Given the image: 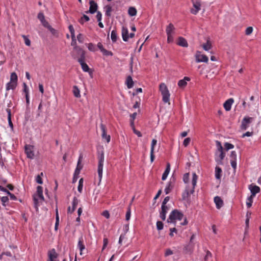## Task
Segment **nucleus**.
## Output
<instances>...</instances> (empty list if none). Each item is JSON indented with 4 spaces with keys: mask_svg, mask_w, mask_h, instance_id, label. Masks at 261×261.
Wrapping results in <instances>:
<instances>
[{
    "mask_svg": "<svg viewBox=\"0 0 261 261\" xmlns=\"http://www.w3.org/2000/svg\"><path fill=\"white\" fill-rule=\"evenodd\" d=\"M189 173H187L185 174L183 176V181L186 184L187 187L185 190V192L183 194L184 198H187L191 194H193L194 192V190L195 186L197 184V181L198 179V176L195 173H192V179L191 182V186L190 185L189 183Z\"/></svg>",
    "mask_w": 261,
    "mask_h": 261,
    "instance_id": "nucleus-1",
    "label": "nucleus"
},
{
    "mask_svg": "<svg viewBox=\"0 0 261 261\" xmlns=\"http://www.w3.org/2000/svg\"><path fill=\"white\" fill-rule=\"evenodd\" d=\"M216 146L217 150L215 153V161L217 164L222 165L225 153L223 151V148L221 143L218 141H216Z\"/></svg>",
    "mask_w": 261,
    "mask_h": 261,
    "instance_id": "nucleus-2",
    "label": "nucleus"
},
{
    "mask_svg": "<svg viewBox=\"0 0 261 261\" xmlns=\"http://www.w3.org/2000/svg\"><path fill=\"white\" fill-rule=\"evenodd\" d=\"M159 90L162 95L163 102L165 103H168L169 105H170V94L166 84L165 83H161L159 86Z\"/></svg>",
    "mask_w": 261,
    "mask_h": 261,
    "instance_id": "nucleus-3",
    "label": "nucleus"
},
{
    "mask_svg": "<svg viewBox=\"0 0 261 261\" xmlns=\"http://www.w3.org/2000/svg\"><path fill=\"white\" fill-rule=\"evenodd\" d=\"M183 218V214L177 210H174L170 213L167 221L168 223H175L177 221H181Z\"/></svg>",
    "mask_w": 261,
    "mask_h": 261,
    "instance_id": "nucleus-4",
    "label": "nucleus"
},
{
    "mask_svg": "<svg viewBox=\"0 0 261 261\" xmlns=\"http://www.w3.org/2000/svg\"><path fill=\"white\" fill-rule=\"evenodd\" d=\"M72 56L75 59L77 58L78 61H82L85 60V52L79 46H75L73 48Z\"/></svg>",
    "mask_w": 261,
    "mask_h": 261,
    "instance_id": "nucleus-5",
    "label": "nucleus"
},
{
    "mask_svg": "<svg viewBox=\"0 0 261 261\" xmlns=\"http://www.w3.org/2000/svg\"><path fill=\"white\" fill-rule=\"evenodd\" d=\"M104 162V153L101 151V154L98 156V175L99 181H100L102 177L103 166Z\"/></svg>",
    "mask_w": 261,
    "mask_h": 261,
    "instance_id": "nucleus-6",
    "label": "nucleus"
},
{
    "mask_svg": "<svg viewBox=\"0 0 261 261\" xmlns=\"http://www.w3.org/2000/svg\"><path fill=\"white\" fill-rule=\"evenodd\" d=\"M193 7L190 9V12L193 15H196L201 10L202 2L201 0L193 1Z\"/></svg>",
    "mask_w": 261,
    "mask_h": 261,
    "instance_id": "nucleus-7",
    "label": "nucleus"
},
{
    "mask_svg": "<svg viewBox=\"0 0 261 261\" xmlns=\"http://www.w3.org/2000/svg\"><path fill=\"white\" fill-rule=\"evenodd\" d=\"M25 153L28 158L33 159L34 158V147L31 145H25Z\"/></svg>",
    "mask_w": 261,
    "mask_h": 261,
    "instance_id": "nucleus-8",
    "label": "nucleus"
},
{
    "mask_svg": "<svg viewBox=\"0 0 261 261\" xmlns=\"http://www.w3.org/2000/svg\"><path fill=\"white\" fill-rule=\"evenodd\" d=\"M196 62L197 63L199 62H204L207 63L208 59L206 56L205 55H202L201 54V52L199 51H197L195 55Z\"/></svg>",
    "mask_w": 261,
    "mask_h": 261,
    "instance_id": "nucleus-9",
    "label": "nucleus"
},
{
    "mask_svg": "<svg viewBox=\"0 0 261 261\" xmlns=\"http://www.w3.org/2000/svg\"><path fill=\"white\" fill-rule=\"evenodd\" d=\"M253 118L245 117L242 121L241 127L242 129H246L249 125L252 122Z\"/></svg>",
    "mask_w": 261,
    "mask_h": 261,
    "instance_id": "nucleus-10",
    "label": "nucleus"
},
{
    "mask_svg": "<svg viewBox=\"0 0 261 261\" xmlns=\"http://www.w3.org/2000/svg\"><path fill=\"white\" fill-rule=\"evenodd\" d=\"M248 188L251 192L252 197H255V195L260 192V188L253 184L250 185Z\"/></svg>",
    "mask_w": 261,
    "mask_h": 261,
    "instance_id": "nucleus-11",
    "label": "nucleus"
},
{
    "mask_svg": "<svg viewBox=\"0 0 261 261\" xmlns=\"http://www.w3.org/2000/svg\"><path fill=\"white\" fill-rule=\"evenodd\" d=\"M44 198L42 193H36V194L34 196V204L36 208H37L38 203L39 202H42L44 201Z\"/></svg>",
    "mask_w": 261,
    "mask_h": 261,
    "instance_id": "nucleus-12",
    "label": "nucleus"
},
{
    "mask_svg": "<svg viewBox=\"0 0 261 261\" xmlns=\"http://www.w3.org/2000/svg\"><path fill=\"white\" fill-rule=\"evenodd\" d=\"M90 8L88 11H87L86 13H90L91 14L94 13L97 9V4L93 0L90 1Z\"/></svg>",
    "mask_w": 261,
    "mask_h": 261,
    "instance_id": "nucleus-13",
    "label": "nucleus"
},
{
    "mask_svg": "<svg viewBox=\"0 0 261 261\" xmlns=\"http://www.w3.org/2000/svg\"><path fill=\"white\" fill-rule=\"evenodd\" d=\"M79 203V200L76 198L74 197L72 202V207L69 206L68 208V213H72L75 210L77 204Z\"/></svg>",
    "mask_w": 261,
    "mask_h": 261,
    "instance_id": "nucleus-14",
    "label": "nucleus"
},
{
    "mask_svg": "<svg viewBox=\"0 0 261 261\" xmlns=\"http://www.w3.org/2000/svg\"><path fill=\"white\" fill-rule=\"evenodd\" d=\"M161 209L162 210L160 214V217L162 220L164 221L166 219V213L168 212L169 208L167 205H164L163 206V205H162Z\"/></svg>",
    "mask_w": 261,
    "mask_h": 261,
    "instance_id": "nucleus-15",
    "label": "nucleus"
},
{
    "mask_svg": "<svg viewBox=\"0 0 261 261\" xmlns=\"http://www.w3.org/2000/svg\"><path fill=\"white\" fill-rule=\"evenodd\" d=\"M175 28L174 25L170 23L166 27V32L167 35H173L175 34Z\"/></svg>",
    "mask_w": 261,
    "mask_h": 261,
    "instance_id": "nucleus-16",
    "label": "nucleus"
},
{
    "mask_svg": "<svg viewBox=\"0 0 261 261\" xmlns=\"http://www.w3.org/2000/svg\"><path fill=\"white\" fill-rule=\"evenodd\" d=\"M190 81V78L185 76L184 79L180 80L178 82V86L180 88H184L187 85V82Z\"/></svg>",
    "mask_w": 261,
    "mask_h": 261,
    "instance_id": "nucleus-17",
    "label": "nucleus"
},
{
    "mask_svg": "<svg viewBox=\"0 0 261 261\" xmlns=\"http://www.w3.org/2000/svg\"><path fill=\"white\" fill-rule=\"evenodd\" d=\"M233 102L234 100L232 98H229L224 103L223 107L226 111H229L230 110Z\"/></svg>",
    "mask_w": 261,
    "mask_h": 261,
    "instance_id": "nucleus-18",
    "label": "nucleus"
},
{
    "mask_svg": "<svg viewBox=\"0 0 261 261\" xmlns=\"http://www.w3.org/2000/svg\"><path fill=\"white\" fill-rule=\"evenodd\" d=\"M98 48L100 50V51L102 53L103 55L105 56H112V53L111 51H108L107 49H105L102 44L99 42L97 44Z\"/></svg>",
    "mask_w": 261,
    "mask_h": 261,
    "instance_id": "nucleus-19",
    "label": "nucleus"
},
{
    "mask_svg": "<svg viewBox=\"0 0 261 261\" xmlns=\"http://www.w3.org/2000/svg\"><path fill=\"white\" fill-rule=\"evenodd\" d=\"M177 44L185 47H187L188 46V43L187 40L182 37H179L178 38Z\"/></svg>",
    "mask_w": 261,
    "mask_h": 261,
    "instance_id": "nucleus-20",
    "label": "nucleus"
},
{
    "mask_svg": "<svg viewBox=\"0 0 261 261\" xmlns=\"http://www.w3.org/2000/svg\"><path fill=\"white\" fill-rule=\"evenodd\" d=\"M214 202L217 208L220 209L223 205V201L219 196H216L214 198Z\"/></svg>",
    "mask_w": 261,
    "mask_h": 261,
    "instance_id": "nucleus-21",
    "label": "nucleus"
},
{
    "mask_svg": "<svg viewBox=\"0 0 261 261\" xmlns=\"http://www.w3.org/2000/svg\"><path fill=\"white\" fill-rule=\"evenodd\" d=\"M77 247L80 250V254L82 255V252L85 249V246L83 242V237H81L79 238L77 244Z\"/></svg>",
    "mask_w": 261,
    "mask_h": 261,
    "instance_id": "nucleus-22",
    "label": "nucleus"
},
{
    "mask_svg": "<svg viewBox=\"0 0 261 261\" xmlns=\"http://www.w3.org/2000/svg\"><path fill=\"white\" fill-rule=\"evenodd\" d=\"M122 36L123 40L127 41L129 38L128 31L126 28L123 27L122 29Z\"/></svg>",
    "mask_w": 261,
    "mask_h": 261,
    "instance_id": "nucleus-23",
    "label": "nucleus"
},
{
    "mask_svg": "<svg viewBox=\"0 0 261 261\" xmlns=\"http://www.w3.org/2000/svg\"><path fill=\"white\" fill-rule=\"evenodd\" d=\"M170 170V164L169 163H168L167 165L166 168L162 175V179L163 180H165L166 179V178H167V176L169 173Z\"/></svg>",
    "mask_w": 261,
    "mask_h": 261,
    "instance_id": "nucleus-24",
    "label": "nucleus"
},
{
    "mask_svg": "<svg viewBox=\"0 0 261 261\" xmlns=\"http://www.w3.org/2000/svg\"><path fill=\"white\" fill-rule=\"evenodd\" d=\"M222 169L219 167L216 166L215 168V178L217 179H220L221 177Z\"/></svg>",
    "mask_w": 261,
    "mask_h": 261,
    "instance_id": "nucleus-25",
    "label": "nucleus"
},
{
    "mask_svg": "<svg viewBox=\"0 0 261 261\" xmlns=\"http://www.w3.org/2000/svg\"><path fill=\"white\" fill-rule=\"evenodd\" d=\"M81 66H82V69L85 71V72H89V68L88 66V65L85 62V60H82V61H78Z\"/></svg>",
    "mask_w": 261,
    "mask_h": 261,
    "instance_id": "nucleus-26",
    "label": "nucleus"
},
{
    "mask_svg": "<svg viewBox=\"0 0 261 261\" xmlns=\"http://www.w3.org/2000/svg\"><path fill=\"white\" fill-rule=\"evenodd\" d=\"M137 13V9L134 7H130L128 9V14L130 16H136Z\"/></svg>",
    "mask_w": 261,
    "mask_h": 261,
    "instance_id": "nucleus-27",
    "label": "nucleus"
},
{
    "mask_svg": "<svg viewBox=\"0 0 261 261\" xmlns=\"http://www.w3.org/2000/svg\"><path fill=\"white\" fill-rule=\"evenodd\" d=\"M101 137L102 140L105 141L107 143H109L110 141L111 136L110 135L107 134V132H102Z\"/></svg>",
    "mask_w": 261,
    "mask_h": 261,
    "instance_id": "nucleus-28",
    "label": "nucleus"
},
{
    "mask_svg": "<svg viewBox=\"0 0 261 261\" xmlns=\"http://www.w3.org/2000/svg\"><path fill=\"white\" fill-rule=\"evenodd\" d=\"M17 86V83L14 82L10 81L9 83H8L7 85L6 90L7 91L9 90H13L15 88V87Z\"/></svg>",
    "mask_w": 261,
    "mask_h": 261,
    "instance_id": "nucleus-29",
    "label": "nucleus"
},
{
    "mask_svg": "<svg viewBox=\"0 0 261 261\" xmlns=\"http://www.w3.org/2000/svg\"><path fill=\"white\" fill-rule=\"evenodd\" d=\"M126 85L128 88L130 89L133 87L134 82L130 76H127L126 79Z\"/></svg>",
    "mask_w": 261,
    "mask_h": 261,
    "instance_id": "nucleus-30",
    "label": "nucleus"
},
{
    "mask_svg": "<svg viewBox=\"0 0 261 261\" xmlns=\"http://www.w3.org/2000/svg\"><path fill=\"white\" fill-rule=\"evenodd\" d=\"M7 112L8 113V119L9 121V125L10 126L11 129H13V123L11 121V110L9 109H7L6 110Z\"/></svg>",
    "mask_w": 261,
    "mask_h": 261,
    "instance_id": "nucleus-31",
    "label": "nucleus"
},
{
    "mask_svg": "<svg viewBox=\"0 0 261 261\" xmlns=\"http://www.w3.org/2000/svg\"><path fill=\"white\" fill-rule=\"evenodd\" d=\"M73 93L75 97L79 98L81 97L80 91L76 86H74L73 87Z\"/></svg>",
    "mask_w": 261,
    "mask_h": 261,
    "instance_id": "nucleus-32",
    "label": "nucleus"
},
{
    "mask_svg": "<svg viewBox=\"0 0 261 261\" xmlns=\"http://www.w3.org/2000/svg\"><path fill=\"white\" fill-rule=\"evenodd\" d=\"M173 185L172 184L171 182H169L166 186V188L165 189V192L166 193V194H169L171 190L173 188Z\"/></svg>",
    "mask_w": 261,
    "mask_h": 261,
    "instance_id": "nucleus-33",
    "label": "nucleus"
},
{
    "mask_svg": "<svg viewBox=\"0 0 261 261\" xmlns=\"http://www.w3.org/2000/svg\"><path fill=\"white\" fill-rule=\"evenodd\" d=\"M202 48L206 51L209 50L212 48V44L210 40H207L206 43L202 45Z\"/></svg>",
    "mask_w": 261,
    "mask_h": 261,
    "instance_id": "nucleus-34",
    "label": "nucleus"
},
{
    "mask_svg": "<svg viewBox=\"0 0 261 261\" xmlns=\"http://www.w3.org/2000/svg\"><path fill=\"white\" fill-rule=\"evenodd\" d=\"M136 116H137V113H134L133 114H132L130 115V117H131V118H132L131 121H130V125H131V127H132V129L133 130H135V126H134V120H135V119L136 118Z\"/></svg>",
    "mask_w": 261,
    "mask_h": 261,
    "instance_id": "nucleus-35",
    "label": "nucleus"
},
{
    "mask_svg": "<svg viewBox=\"0 0 261 261\" xmlns=\"http://www.w3.org/2000/svg\"><path fill=\"white\" fill-rule=\"evenodd\" d=\"M80 162H81L80 159H79L78 163H77V167L74 171V175L78 176L79 174H80V171L82 169V166H80Z\"/></svg>",
    "mask_w": 261,
    "mask_h": 261,
    "instance_id": "nucleus-36",
    "label": "nucleus"
},
{
    "mask_svg": "<svg viewBox=\"0 0 261 261\" xmlns=\"http://www.w3.org/2000/svg\"><path fill=\"white\" fill-rule=\"evenodd\" d=\"M254 197H252V196H250L247 199L246 201V205L248 207H250L252 206V204L253 202V199Z\"/></svg>",
    "mask_w": 261,
    "mask_h": 261,
    "instance_id": "nucleus-37",
    "label": "nucleus"
},
{
    "mask_svg": "<svg viewBox=\"0 0 261 261\" xmlns=\"http://www.w3.org/2000/svg\"><path fill=\"white\" fill-rule=\"evenodd\" d=\"M89 20V17L86 15H84L79 20V21L81 24H83L85 21H88Z\"/></svg>",
    "mask_w": 261,
    "mask_h": 261,
    "instance_id": "nucleus-38",
    "label": "nucleus"
},
{
    "mask_svg": "<svg viewBox=\"0 0 261 261\" xmlns=\"http://www.w3.org/2000/svg\"><path fill=\"white\" fill-rule=\"evenodd\" d=\"M84 180L83 178H81L79 181L77 190L80 193H81L83 190Z\"/></svg>",
    "mask_w": 261,
    "mask_h": 261,
    "instance_id": "nucleus-39",
    "label": "nucleus"
},
{
    "mask_svg": "<svg viewBox=\"0 0 261 261\" xmlns=\"http://www.w3.org/2000/svg\"><path fill=\"white\" fill-rule=\"evenodd\" d=\"M105 8L106 9V15L108 16H111V12H112V7L110 5H107L105 7Z\"/></svg>",
    "mask_w": 261,
    "mask_h": 261,
    "instance_id": "nucleus-40",
    "label": "nucleus"
},
{
    "mask_svg": "<svg viewBox=\"0 0 261 261\" xmlns=\"http://www.w3.org/2000/svg\"><path fill=\"white\" fill-rule=\"evenodd\" d=\"M130 216H131V209H130V206H129L127 208V211L126 212V215H125V219L126 221H129L130 218Z\"/></svg>",
    "mask_w": 261,
    "mask_h": 261,
    "instance_id": "nucleus-41",
    "label": "nucleus"
},
{
    "mask_svg": "<svg viewBox=\"0 0 261 261\" xmlns=\"http://www.w3.org/2000/svg\"><path fill=\"white\" fill-rule=\"evenodd\" d=\"M10 81L14 82L17 83V76L15 72H12L11 74Z\"/></svg>",
    "mask_w": 261,
    "mask_h": 261,
    "instance_id": "nucleus-42",
    "label": "nucleus"
},
{
    "mask_svg": "<svg viewBox=\"0 0 261 261\" xmlns=\"http://www.w3.org/2000/svg\"><path fill=\"white\" fill-rule=\"evenodd\" d=\"M111 39L113 42H116L117 40V33L114 30L112 31L111 35Z\"/></svg>",
    "mask_w": 261,
    "mask_h": 261,
    "instance_id": "nucleus-43",
    "label": "nucleus"
},
{
    "mask_svg": "<svg viewBox=\"0 0 261 261\" xmlns=\"http://www.w3.org/2000/svg\"><path fill=\"white\" fill-rule=\"evenodd\" d=\"M87 47H88V49L91 51L94 52V51H96L95 47L94 45L92 43H88L87 44Z\"/></svg>",
    "mask_w": 261,
    "mask_h": 261,
    "instance_id": "nucleus-44",
    "label": "nucleus"
},
{
    "mask_svg": "<svg viewBox=\"0 0 261 261\" xmlns=\"http://www.w3.org/2000/svg\"><path fill=\"white\" fill-rule=\"evenodd\" d=\"M43 174L42 172H41L40 173V174L39 175H38L36 178V181L37 183L39 184H42L43 183V181H42V178H41V176H43Z\"/></svg>",
    "mask_w": 261,
    "mask_h": 261,
    "instance_id": "nucleus-45",
    "label": "nucleus"
},
{
    "mask_svg": "<svg viewBox=\"0 0 261 261\" xmlns=\"http://www.w3.org/2000/svg\"><path fill=\"white\" fill-rule=\"evenodd\" d=\"M253 28L252 27H248L246 29L245 35L247 36L250 35L253 32Z\"/></svg>",
    "mask_w": 261,
    "mask_h": 261,
    "instance_id": "nucleus-46",
    "label": "nucleus"
},
{
    "mask_svg": "<svg viewBox=\"0 0 261 261\" xmlns=\"http://www.w3.org/2000/svg\"><path fill=\"white\" fill-rule=\"evenodd\" d=\"M224 147L226 150L232 149L234 148V145L229 143H225L224 144Z\"/></svg>",
    "mask_w": 261,
    "mask_h": 261,
    "instance_id": "nucleus-47",
    "label": "nucleus"
},
{
    "mask_svg": "<svg viewBox=\"0 0 261 261\" xmlns=\"http://www.w3.org/2000/svg\"><path fill=\"white\" fill-rule=\"evenodd\" d=\"M22 37L24 39L25 44L26 45L29 46L31 45V41L28 37L25 35H22Z\"/></svg>",
    "mask_w": 261,
    "mask_h": 261,
    "instance_id": "nucleus-48",
    "label": "nucleus"
},
{
    "mask_svg": "<svg viewBox=\"0 0 261 261\" xmlns=\"http://www.w3.org/2000/svg\"><path fill=\"white\" fill-rule=\"evenodd\" d=\"M57 257V254L54 250L53 251L50 252L49 254V258L50 259H54Z\"/></svg>",
    "mask_w": 261,
    "mask_h": 261,
    "instance_id": "nucleus-49",
    "label": "nucleus"
},
{
    "mask_svg": "<svg viewBox=\"0 0 261 261\" xmlns=\"http://www.w3.org/2000/svg\"><path fill=\"white\" fill-rule=\"evenodd\" d=\"M164 225L161 221H157L156 222V228L158 230H161L163 229Z\"/></svg>",
    "mask_w": 261,
    "mask_h": 261,
    "instance_id": "nucleus-50",
    "label": "nucleus"
},
{
    "mask_svg": "<svg viewBox=\"0 0 261 261\" xmlns=\"http://www.w3.org/2000/svg\"><path fill=\"white\" fill-rule=\"evenodd\" d=\"M157 144V141L155 139H153L151 144V149L150 151H154V147Z\"/></svg>",
    "mask_w": 261,
    "mask_h": 261,
    "instance_id": "nucleus-51",
    "label": "nucleus"
},
{
    "mask_svg": "<svg viewBox=\"0 0 261 261\" xmlns=\"http://www.w3.org/2000/svg\"><path fill=\"white\" fill-rule=\"evenodd\" d=\"M173 254V251L169 248V249H167L166 250L165 252V256H168L169 255H171Z\"/></svg>",
    "mask_w": 261,
    "mask_h": 261,
    "instance_id": "nucleus-52",
    "label": "nucleus"
},
{
    "mask_svg": "<svg viewBox=\"0 0 261 261\" xmlns=\"http://www.w3.org/2000/svg\"><path fill=\"white\" fill-rule=\"evenodd\" d=\"M230 158L232 160H237V153L235 151H232L231 152Z\"/></svg>",
    "mask_w": 261,
    "mask_h": 261,
    "instance_id": "nucleus-53",
    "label": "nucleus"
},
{
    "mask_svg": "<svg viewBox=\"0 0 261 261\" xmlns=\"http://www.w3.org/2000/svg\"><path fill=\"white\" fill-rule=\"evenodd\" d=\"M42 25L48 29L51 27L45 19L41 22Z\"/></svg>",
    "mask_w": 261,
    "mask_h": 261,
    "instance_id": "nucleus-54",
    "label": "nucleus"
},
{
    "mask_svg": "<svg viewBox=\"0 0 261 261\" xmlns=\"http://www.w3.org/2000/svg\"><path fill=\"white\" fill-rule=\"evenodd\" d=\"M230 164L231 167L233 168V169L235 170L237 168V160H230Z\"/></svg>",
    "mask_w": 261,
    "mask_h": 261,
    "instance_id": "nucleus-55",
    "label": "nucleus"
},
{
    "mask_svg": "<svg viewBox=\"0 0 261 261\" xmlns=\"http://www.w3.org/2000/svg\"><path fill=\"white\" fill-rule=\"evenodd\" d=\"M8 198L7 196H3L1 198V201L3 205H5V203L8 201Z\"/></svg>",
    "mask_w": 261,
    "mask_h": 261,
    "instance_id": "nucleus-56",
    "label": "nucleus"
},
{
    "mask_svg": "<svg viewBox=\"0 0 261 261\" xmlns=\"http://www.w3.org/2000/svg\"><path fill=\"white\" fill-rule=\"evenodd\" d=\"M38 18L41 21V22L44 20L45 19V17L43 14L41 12L39 13L38 14Z\"/></svg>",
    "mask_w": 261,
    "mask_h": 261,
    "instance_id": "nucleus-57",
    "label": "nucleus"
},
{
    "mask_svg": "<svg viewBox=\"0 0 261 261\" xmlns=\"http://www.w3.org/2000/svg\"><path fill=\"white\" fill-rule=\"evenodd\" d=\"M108 244V240L107 238H104L103 240V247H102V250H103L105 248L107 247V245Z\"/></svg>",
    "mask_w": 261,
    "mask_h": 261,
    "instance_id": "nucleus-58",
    "label": "nucleus"
},
{
    "mask_svg": "<svg viewBox=\"0 0 261 261\" xmlns=\"http://www.w3.org/2000/svg\"><path fill=\"white\" fill-rule=\"evenodd\" d=\"M173 41V35H167V42L170 43Z\"/></svg>",
    "mask_w": 261,
    "mask_h": 261,
    "instance_id": "nucleus-59",
    "label": "nucleus"
},
{
    "mask_svg": "<svg viewBox=\"0 0 261 261\" xmlns=\"http://www.w3.org/2000/svg\"><path fill=\"white\" fill-rule=\"evenodd\" d=\"M7 194L10 196L11 200H16L17 199L16 197L14 194L11 193L9 191H7Z\"/></svg>",
    "mask_w": 261,
    "mask_h": 261,
    "instance_id": "nucleus-60",
    "label": "nucleus"
},
{
    "mask_svg": "<svg viewBox=\"0 0 261 261\" xmlns=\"http://www.w3.org/2000/svg\"><path fill=\"white\" fill-rule=\"evenodd\" d=\"M190 141H191V140H190V138H186V139L184 140V143H183L184 145L185 146H187L189 144V143H190Z\"/></svg>",
    "mask_w": 261,
    "mask_h": 261,
    "instance_id": "nucleus-61",
    "label": "nucleus"
},
{
    "mask_svg": "<svg viewBox=\"0 0 261 261\" xmlns=\"http://www.w3.org/2000/svg\"><path fill=\"white\" fill-rule=\"evenodd\" d=\"M77 39L80 43H83L84 41V38L82 34H79L77 36Z\"/></svg>",
    "mask_w": 261,
    "mask_h": 261,
    "instance_id": "nucleus-62",
    "label": "nucleus"
},
{
    "mask_svg": "<svg viewBox=\"0 0 261 261\" xmlns=\"http://www.w3.org/2000/svg\"><path fill=\"white\" fill-rule=\"evenodd\" d=\"M253 132H246V133L243 134L242 137L244 138L245 137H250L252 136Z\"/></svg>",
    "mask_w": 261,
    "mask_h": 261,
    "instance_id": "nucleus-63",
    "label": "nucleus"
},
{
    "mask_svg": "<svg viewBox=\"0 0 261 261\" xmlns=\"http://www.w3.org/2000/svg\"><path fill=\"white\" fill-rule=\"evenodd\" d=\"M48 30L50 31V32L52 33L53 35H55V36H57V31L53 29L51 27H50Z\"/></svg>",
    "mask_w": 261,
    "mask_h": 261,
    "instance_id": "nucleus-64",
    "label": "nucleus"
}]
</instances>
